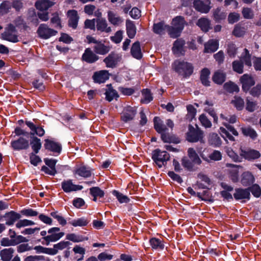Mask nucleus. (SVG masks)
Wrapping results in <instances>:
<instances>
[{
    "label": "nucleus",
    "instance_id": "nucleus-1",
    "mask_svg": "<svg viewBox=\"0 0 261 261\" xmlns=\"http://www.w3.org/2000/svg\"><path fill=\"white\" fill-rule=\"evenodd\" d=\"M172 68L184 77L190 76L193 72V66L190 63L184 61L175 60L172 64Z\"/></svg>",
    "mask_w": 261,
    "mask_h": 261
},
{
    "label": "nucleus",
    "instance_id": "nucleus-2",
    "mask_svg": "<svg viewBox=\"0 0 261 261\" xmlns=\"http://www.w3.org/2000/svg\"><path fill=\"white\" fill-rule=\"evenodd\" d=\"M170 158L169 153L166 151H162L160 149H156L152 152V159L160 168L166 166Z\"/></svg>",
    "mask_w": 261,
    "mask_h": 261
},
{
    "label": "nucleus",
    "instance_id": "nucleus-3",
    "mask_svg": "<svg viewBox=\"0 0 261 261\" xmlns=\"http://www.w3.org/2000/svg\"><path fill=\"white\" fill-rule=\"evenodd\" d=\"M60 231L59 227H54L49 228L47 231L48 234L47 237L42 238V243L47 246L50 242H55L59 240L65 234L64 232H60Z\"/></svg>",
    "mask_w": 261,
    "mask_h": 261
},
{
    "label": "nucleus",
    "instance_id": "nucleus-4",
    "mask_svg": "<svg viewBox=\"0 0 261 261\" xmlns=\"http://www.w3.org/2000/svg\"><path fill=\"white\" fill-rule=\"evenodd\" d=\"M203 138V132L198 128H195L192 125H189L188 131L186 134L187 140L190 142L201 141Z\"/></svg>",
    "mask_w": 261,
    "mask_h": 261
},
{
    "label": "nucleus",
    "instance_id": "nucleus-5",
    "mask_svg": "<svg viewBox=\"0 0 261 261\" xmlns=\"http://www.w3.org/2000/svg\"><path fill=\"white\" fill-rule=\"evenodd\" d=\"M37 33L40 38L48 39L53 36H56L58 32L49 28L46 24L42 23L39 26Z\"/></svg>",
    "mask_w": 261,
    "mask_h": 261
},
{
    "label": "nucleus",
    "instance_id": "nucleus-6",
    "mask_svg": "<svg viewBox=\"0 0 261 261\" xmlns=\"http://www.w3.org/2000/svg\"><path fill=\"white\" fill-rule=\"evenodd\" d=\"M93 170L89 167L84 165L77 166L74 169L73 173L75 177L77 176L84 178L91 176Z\"/></svg>",
    "mask_w": 261,
    "mask_h": 261
},
{
    "label": "nucleus",
    "instance_id": "nucleus-7",
    "mask_svg": "<svg viewBox=\"0 0 261 261\" xmlns=\"http://www.w3.org/2000/svg\"><path fill=\"white\" fill-rule=\"evenodd\" d=\"M10 144L12 149L16 151L26 150L29 147V141L22 137H20L16 140H12Z\"/></svg>",
    "mask_w": 261,
    "mask_h": 261
},
{
    "label": "nucleus",
    "instance_id": "nucleus-8",
    "mask_svg": "<svg viewBox=\"0 0 261 261\" xmlns=\"http://www.w3.org/2000/svg\"><path fill=\"white\" fill-rule=\"evenodd\" d=\"M120 60L121 57L118 54L111 52L104 59L103 62L105 63L106 67L113 68L116 66Z\"/></svg>",
    "mask_w": 261,
    "mask_h": 261
},
{
    "label": "nucleus",
    "instance_id": "nucleus-9",
    "mask_svg": "<svg viewBox=\"0 0 261 261\" xmlns=\"http://www.w3.org/2000/svg\"><path fill=\"white\" fill-rule=\"evenodd\" d=\"M137 110L135 107L127 106L125 107L121 114V120L124 122L130 121L135 118Z\"/></svg>",
    "mask_w": 261,
    "mask_h": 261
},
{
    "label": "nucleus",
    "instance_id": "nucleus-10",
    "mask_svg": "<svg viewBox=\"0 0 261 261\" xmlns=\"http://www.w3.org/2000/svg\"><path fill=\"white\" fill-rule=\"evenodd\" d=\"M193 4L195 9L201 13H207L211 9L210 0H204V2L200 0H195Z\"/></svg>",
    "mask_w": 261,
    "mask_h": 261
},
{
    "label": "nucleus",
    "instance_id": "nucleus-11",
    "mask_svg": "<svg viewBox=\"0 0 261 261\" xmlns=\"http://www.w3.org/2000/svg\"><path fill=\"white\" fill-rule=\"evenodd\" d=\"M61 187L66 193L81 190L83 188L82 186L73 184L71 179L63 180L61 183Z\"/></svg>",
    "mask_w": 261,
    "mask_h": 261
},
{
    "label": "nucleus",
    "instance_id": "nucleus-12",
    "mask_svg": "<svg viewBox=\"0 0 261 261\" xmlns=\"http://www.w3.org/2000/svg\"><path fill=\"white\" fill-rule=\"evenodd\" d=\"M240 81L242 85V89L244 91L247 92L250 90L251 86L255 84V81L253 77L248 74L243 75Z\"/></svg>",
    "mask_w": 261,
    "mask_h": 261
},
{
    "label": "nucleus",
    "instance_id": "nucleus-13",
    "mask_svg": "<svg viewBox=\"0 0 261 261\" xmlns=\"http://www.w3.org/2000/svg\"><path fill=\"white\" fill-rule=\"evenodd\" d=\"M67 15L68 17V25L73 29H76L80 18L77 11L70 10L68 11Z\"/></svg>",
    "mask_w": 261,
    "mask_h": 261
},
{
    "label": "nucleus",
    "instance_id": "nucleus-14",
    "mask_svg": "<svg viewBox=\"0 0 261 261\" xmlns=\"http://www.w3.org/2000/svg\"><path fill=\"white\" fill-rule=\"evenodd\" d=\"M110 75L108 71L102 70L94 72L92 77L95 83L101 84L106 82L109 79Z\"/></svg>",
    "mask_w": 261,
    "mask_h": 261
},
{
    "label": "nucleus",
    "instance_id": "nucleus-15",
    "mask_svg": "<svg viewBox=\"0 0 261 261\" xmlns=\"http://www.w3.org/2000/svg\"><path fill=\"white\" fill-rule=\"evenodd\" d=\"M44 147L46 149L58 154L60 153L62 147L61 145L58 142L46 139L44 140Z\"/></svg>",
    "mask_w": 261,
    "mask_h": 261
},
{
    "label": "nucleus",
    "instance_id": "nucleus-16",
    "mask_svg": "<svg viewBox=\"0 0 261 261\" xmlns=\"http://www.w3.org/2000/svg\"><path fill=\"white\" fill-rule=\"evenodd\" d=\"M25 238L22 236H17L15 239H9L8 238H3L1 241V245L2 246H14L21 242H24Z\"/></svg>",
    "mask_w": 261,
    "mask_h": 261
},
{
    "label": "nucleus",
    "instance_id": "nucleus-17",
    "mask_svg": "<svg viewBox=\"0 0 261 261\" xmlns=\"http://www.w3.org/2000/svg\"><path fill=\"white\" fill-rule=\"evenodd\" d=\"M82 59L87 63H93L97 61L99 57L90 48H87L83 54Z\"/></svg>",
    "mask_w": 261,
    "mask_h": 261
},
{
    "label": "nucleus",
    "instance_id": "nucleus-18",
    "mask_svg": "<svg viewBox=\"0 0 261 261\" xmlns=\"http://www.w3.org/2000/svg\"><path fill=\"white\" fill-rule=\"evenodd\" d=\"M240 155L249 161L257 159L260 156L259 152L254 149H249L247 150L241 149Z\"/></svg>",
    "mask_w": 261,
    "mask_h": 261
},
{
    "label": "nucleus",
    "instance_id": "nucleus-19",
    "mask_svg": "<svg viewBox=\"0 0 261 261\" xmlns=\"http://www.w3.org/2000/svg\"><path fill=\"white\" fill-rule=\"evenodd\" d=\"M6 220V224L12 225L21 218V215L13 211L6 213L4 216Z\"/></svg>",
    "mask_w": 261,
    "mask_h": 261
},
{
    "label": "nucleus",
    "instance_id": "nucleus-20",
    "mask_svg": "<svg viewBox=\"0 0 261 261\" xmlns=\"http://www.w3.org/2000/svg\"><path fill=\"white\" fill-rule=\"evenodd\" d=\"M93 48L96 54L100 55H106L111 49V47L109 46L106 45L100 41H99L94 45Z\"/></svg>",
    "mask_w": 261,
    "mask_h": 261
},
{
    "label": "nucleus",
    "instance_id": "nucleus-21",
    "mask_svg": "<svg viewBox=\"0 0 261 261\" xmlns=\"http://www.w3.org/2000/svg\"><path fill=\"white\" fill-rule=\"evenodd\" d=\"M96 29L98 31L107 33H110L112 31L111 28L108 26L106 20L104 18L96 20Z\"/></svg>",
    "mask_w": 261,
    "mask_h": 261
},
{
    "label": "nucleus",
    "instance_id": "nucleus-22",
    "mask_svg": "<svg viewBox=\"0 0 261 261\" xmlns=\"http://www.w3.org/2000/svg\"><path fill=\"white\" fill-rule=\"evenodd\" d=\"M132 56L138 60L141 59L142 57V53L141 50L140 43L137 41L134 42L130 49Z\"/></svg>",
    "mask_w": 261,
    "mask_h": 261
},
{
    "label": "nucleus",
    "instance_id": "nucleus-23",
    "mask_svg": "<svg viewBox=\"0 0 261 261\" xmlns=\"http://www.w3.org/2000/svg\"><path fill=\"white\" fill-rule=\"evenodd\" d=\"M25 124L32 130L31 135H34L36 134L39 137H42L44 135L45 131L42 127L36 126L33 122L30 121H26Z\"/></svg>",
    "mask_w": 261,
    "mask_h": 261
},
{
    "label": "nucleus",
    "instance_id": "nucleus-24",
    "mask_svg": "<svg viewBox=\"0 0 261 261\" xmlns=\"http://www.w3.org/2000/svg\"><path fill=\"white\" fill-rule=\"evenodd\" d=\"M234 197L237 200L243 199H250V190L248 189H237L233 194Z\"/></svg>",
    "mask_w": 261,
    "mask_h": 261
},
{
    "label": "nucleus",
    "instance_id": "nucleus-25",
    "mask_svg": "<svg viewBox=\"0 0 261 261\" xmlns=\"http://www.w3.org/2000/svg\"><path fill=\"white\" fill-rule=\"evenodd\" d=\"M14 249L12 248H5L0 251V257L2 261H10L13 256Z\"/></svg>",
    "mask_w": 261,
    "mask_h": 261
},
{
    "label": "nucleus",
    "instance_id": "nucleus-26",
    "mask_svg": "<svg viewBox=\"0 0 261 261\" xmlns=\"http://www.w3.org/2000/svg\"><path fill=\"white\" fill-rule=\"evenodd\" d=\"M218 47L219 43L217 40H210L204 44V52L207 53H214L217 50Z\"/></svg>",
    "mask_w": 261,
    "mask_h": 261
},
{
    "label": "nucleus",
    "instance_id": "nucleus-27",
    "mask_svg": "<svg viewBox=\"0 0 261 261\" xmlns=\"http://www.w3.org/2000/svg\"><path fill=\"white\" fill-rule=\"evenodd\" d=\"M108 19L109 21L114 25H119L123 21L121 17L112 11H108Z\"/></svg>",
    "mask_w": 261,
    "mask_h": 261
},
{
    "label": "nucleus",
    "instance_id": "nucleus-28",
    "mask_svg": "<svg viewBox=\"0 0 261 261\" xmlns=\"http://www.w3.org/2000/svg\"><path fill=\"white\" fill-rule=\"evenodd\" d=\"M196 24L200 28L203 32H207L212 27L211 26V22L209 19L206 18L202 17L198 19Z\"/></svg>",
    "mask_w": 261,
    "mask_h": 261
},
{
    "label": "nucleus",
    "instance_id": "nucleus-29",
    "mask_svg": "<svg viewBox=\"0 0 261 261\" xmlns=\"http://www.w3.org/2000/svg\"><path fill=\"white\" fill-rule=\"evenodd\" d=\"M84 12L88 15H94L98 18L101 16V12L100 10H96V7L93 5H87L84 7Z\"/></svg>",
    "mask_w": 261,
    "mask_h": 261
},
{
    "label": "nucleus",
    "instance_id": "nucleus-30",
    "mask_svg": "<svg viewBox=\"0 0 261 261\" xmlns=\"http://www.w3.org/2000/svg\"><path fill=\"white\" fill-rule=\"evenodd\" d=\"M54 4V2L49 0H40L36 2L35 7L37 9L43 11L47 10Z\"/></svg>",
    "mask_w": 261,
    "mask_h": 261
},
{
    "label": "nucleus",
    "instance_id": "nucleus-31",
    "mask_svg": "<svg viewBox=\"0 0 261 261\" xmlns=\"http://www.w3.org/2000/svg\"><path fill=\"white\" fill-rule=\"evenodd\" d=\"M226 79V74L222 71L218 70L215 72L214 73L212 80L213 81L218 85L222 84Z\"/></svg>",
    "mask_w": 261,
    "mask_h": 261
},
{
    "label": "nucleus",
    "instance_id": "nucleus-32",
    "mask_svg": "<svg viewBox=\"0 0 261 261\" xmlns=\"http://www.w3.org/2000/svg\"><path fill=\"white\" fill-rule=\"evenodd\" d=\"M126 33L130 39L135 37L136 34V27L133 21L131 20H126Z\"/></svg>",
    "mask_w": 261,
    "mask_h": 261
},
{
    "label": "nucleus",
    "instance_id": "nucleus-33",
    "mask_svg": "<svg viewBox=\"0 0 261 261\" xmlns=\"http://www.w3.org/2000/svg\"><path fill=\"white\" fill-rule=\"evenodd\" d=\"M254 181L253 175L249 172H246L242 174L241 183L244 186H248Z\"/></svg>",
    "mask_w": 261,
    "mask_h": 261
},
{
    "label": "nucleus",
    "instance_id": "nucleus-34",
    "mask_svg": "<svg viewBox=\"0 0 261 261\" xmlns=\"http://www.w3.org/2000/svg\"><path fill=\"white\" fill-rule=\"evenodd\" d=\"M240 60L245 65L249 67L252 66L251 60V55L249 53V50L247 48H245L244 52L242 54Z\"/></svg>",
    "mask_w": 261,
    "mask_h": 261
},
{
    "label": "nucleus",
    "instance_id": "nucleus-35",
    "mask_svg": "<svg viewBox=\"0 0 261 261\" xmlns=\"http://www.w3.org/2000/svg\"><path fill=\"white\" fill-rule=\"evenodd\" d=\"M227 167L231 168V170L230 171V178L233 182H237L238 180V173H239V166L232 164H226Z\"/></svg>",
    "mask_w": 261,
    "mask_h": 261
},
{
    "label": "nucleus",
    "instance_id": "nucleus-36",
    "mask_svg": "<svg viewBox=\"0 0 261 261\" xmlns=\"http://www.w3.org/2000/svg\"><path fill=\"white\" fill-rule=\"evenodd\" d=\"M185 44V41L181 39H177L176 40L172 47V50L174 54L179 56L181 54L183 46Z\"/></svg>",
    "mask_w": 261,
    "mask_h": 261
},
{
    "label": "nucleus",
    "instance_id": "nucleus-37",
    "mask_svg": "<svg viewBox=\"0 0 261 261\" xmlns=\"http://www.w3.org/2000/svg\"><path fill=\"white\" fill-rule=\"evenodd\" d=\"M153 122L154 128L159 133L166 132L167 130L166 126L162 123L159 117H155L153 119Z\"/></svg>",
    "mask_w": 261,
    "mask_h": 261
},
{
    "label": "nucleus",
    "instance_id": "nucleus-38",
    "mask_svg": "<svg viewBox=\"0 0 261 261\" xmlns=\"http://www.w3.org/2000/svg\"><path fill=\"white\" fill-rule=\"evenodd\" d=\"M210 71L207 68H204L201 71L200 80L202 84L206 86L210 85V81H209V75Z\"/></svg>",
    "mask_w": 261,
    "mask_h": 261
},
{
    "label": "nucleus",
    "instance_id": "nucleus-39",
    "mask_svg": "<svg viewBox=\"0 0 261 261\" xmlns=\"http://www.w3.org/2000/svg\"><path fill=\"white\" fill-rule=\"evenodd\" d=\"M150 245L153 249L162 250L164 248L163 242L160 239L153 238L149 240Z\"/></svg>",
    "mask_w": 261,
    "mask_h": 261
},
{
    "label": "nucleus",
    "instance_id": "nucleus-40",
    "mask_svg": "<svg viewBox=\"0 0 261 261\" xmlns=\"http://www.w3.org/2000/svg\"><path fill=\"white\" fill-rule=\"evenodd\" d=\"M188 155L189 158L195 164L200 165L201 163V161L199 158L198 155L196 151L193 148H189L188 150Z\"/></svg>",
    "mask_w": 261,
    "mask_h": 261
},
{
    "label": "nucleus",
    "instance_id": "nucleus-41",
    "mask_svg": "<svg viewBox=\"0 0 261 261\" xmlns=\"http://www.w3.org/2000/svg\"><path fill=\"white\" fill-rule=\"evenodd\" d=\"M3 38L4 40L16 43L18 42V36L14 32H10V31H5L3 34Z\"/></svg>",
    "mask_w": 261,
    "mask_h": 261
},
{
    "label": "nucleus",
    "instance_id": "nucleus-42",
    "mask_svg": "<svg viewBox=\"0 0 261 261\" xmlns=\"http://www.w3.org/2000/svg\"><path fill=\"white\" fill-rule=\"evenodd\" d=\"M185 24L184 18L182 16H177L172 20V24L173 27L182 30Z\"/></svg>",
    "mask_w": 261,
    "mask_h": 261
},
{
    "label": "nucleus",
    "instance_id": "nucleus-43",
    "mask_svg": "<svg viewBox=\"0 0 261 261\" xmlns=\"http://www.w3.org/2000/svg\"><path fill=\"white\" fill-rule=\"evenodd\" d=\"M167 27H168V25H165L162 22L154 24L153 27V32L159 35L164 34L165 31H167Z\"/></svg>",
    "mask_w": 261,
    "mask_h": 261
},
{
    "label": "nucleus",
    "instance_id": "nucleus-44",
    "mask_svg": "<svg viewBox=\"0 0 261 261\" xmlns=\"http://www.w3.org/2000/svg\"><path fill=\"white\" fill-rule=\"evenodd\" d=\"M223 88L226 91L229 93L238 92L239 91V87L230 81L225 83Z\"/></svg>",
    "mask_w": 261,
    "mask_h": 261
},
{
    "label": "nucleus",
    "instance_id": "nucleus-45",
    "mask_svg": "<svg viewBox=\"0 0 261 261\" xmlns=\"http://www.w3.org/2000/svg\"><path fill=\"white\" fill-rule=\"evenodd\" d=\"M142 98L141 102L143 103H148L153 99L150 90L148 89H143L142 91Z\"/></svg>",
    "mask_w": 261,
    "mask_h": 261
},
{
    "label": "nucleus",
    "instance_id": "nucleus-46",
    "mask_svg": "<svg viewBox=\"0 0 261 261\" xmlns=\"http://www.w3.org/2000/svg\"><path fill=\"white\" fill-rule=\"evenodd\" d=\"M246 32V29L242 26L240 24H238L235 25L234 29L232 31V34L237 37H241L243 36Z\"/></svg>",
    "mask_w": 261,
    "mask_h": 261
},
{
    "label": "nucleus",
    "instance_id": "nucleus-47",
    "mask_svg": "<svg viewBox=\"0 0 261 261\" xmlns=\"http://www.w3.org/2000/svg\"><path fill=\"white\" fill-rule=\"evenodd\" d=\"M31 145L33 150L35 153H37L41 148V142L40 139L34 137L31 141Z\"/></svg>",
    "mask_w": 261,
    "mask_h": 261
},
{
    "label": "nucleus",
    "instance_id": "nucleus-48",
    "mask_svg": "<svg viewBox=\"0 0 261 261\" xmlns=\"http://www.w3.org/2000/svg\"><path fill=\"white\" fill-rule=\"evenodd\" d=\"M105 94L106 98L109 101H111L114 99H117L119 97L117 91L112 88H110L106 91Z\"/></svg>",
    "mask_w": 261,
    "mask_h": 261
},
{
    "label": "nucleus",
    "instance_id": "nucleus-49",
    "mask_svg": "<svg viewBox=\"0 0 261 261\" xmlns=\"http://www.w3.org/2000/svg\"><path fill=\"white\" fill-rule=\"evenodd\" d=\"M88 221L84 218H80L77 219H74L69 222V223L70 224L74 227L77 226H86L88 223Z\"/></svg>",
    "mask_w": 261,
    "mask_h": 261
},
{
    "label": "nucleus",
    "instance_id": "nucleus-50",
    "mask_svg": "<svg viewBox=\"0 0 261 261\" xmlns=\"http://www.w3.org/2000/svg\"><path fill=\"white\" fill-rule=\"evenodd\" d=\"M231 103L238 110H242L244 107V101L243 98L239 96H234Z\"/></svg>",
    "mask_w": 261,
    "mask_h": 261
},
{
    "label": "nucleus",
    "instance_id": "nucleus-51",
    "mask_svg": "<svg viewBox=\"0 0 261 261\" xmlns=\"http://www.w3.org/2000/svg\"><path fill=\"white\" fill-rule=\"evenodd\" d=\"M208 142L212 145L218 146L221 144V139L217 134L212 133L209 136Z\"/></svg>",
    "mask_w": 261,
    "mask_h": 261
},
{
    "label": "nucleus",
    "instance_id": "nucleus-52",
    "mask_svg": "<svg viewBox=\"0 0 261 261\" xmlns=\"http://www.w3.org/2000/svg\"><path fill=\"white\" fill-rule=\"evenodd\" d=\"M66 239L73 242H80L88 240L87 237H83L74 233L68 234L66 236Z\"/></svg>",
    "mask_w": 261,
    "mask_h": 261
},
{
    "label": "nucleus",
    "instance_id": "nucleus-53",
    "mask_svg": "<svg viewBox=\"0 0 261 261\" xmlns=\"http://www.w3.org/2000/svg\"><path fill=\"white\" fill-rule=\"evenodd\" d=\"M167 31L171 37L175 38L180 35L182 30L180 29L178 30L173 26L171 27L168 25V27H167Z\"/></svg>",
    "mask_w": 261,
    "mask_h": 261
},
{
    "label": "nucleus",
    "instance_id": "nucleus-54",
    "mask_svg": "<svg viewBox=\"0 0 261 261\" xmlns=\"http://www.w3.org/2000/svg\"><path fill=\"white\" fill-rule=\"evenodd\" d=\"M50 22L53 24L54 25V27L56 28L59 29L62 28L61 19L58 13H54L52 14V17L50 19Z\"/></svg>",
    "mask_w": 261,
    "mask_h": 261
},
{
    "label": "nucleus",
    "instance_id": "nucleus-55",
    "mask_svg": "<svg viewBox=\"0 0 261 261\" xmlns=\"http://www.w3.org/2000/svg\"><path fill=\"white\" fill-rule=\"evenodd\" d=\"M232 66L234 71L239 74H241L243 72L244 65L243 63L240 60H236L233 61L232 63Z\"/></svg>",
    "mask_w": 261,
    "mask_h": 261
},
{
    "label": "nucleus",
    "instance_id": "nucleus-56",
    "mask_svg": "<svg viewBox=\"0 0 261 261\" xmlns=\"http://www.w3.org/2000/svg\"><path fill=\"white\" fill-rule=\"evenodd\" d=\"M227 53L230 58H234L237 54V47L233 43H229L227 45Z\"/></svg>",
    "mask_w": 261,
    "mask_h": 261
},
{
    "label": "nucleus",
    "instance_id": "nucleus-57",
    "mask_svg": "<svg viewBox=\"0 0 261 261\" xmlns=\"http://www.w3.org/2000/svg\"><path fill=\"white\" fill-rule=\"evenodd\" d=\"M50 216L56 219L58 223L62 226H65L67 224L65 219L60 215L57 211L52 212L50 214Z\"/></svg>",
    "mask_w": 261,
    "mask_h": 261
},
{
    "label": "nucleus",
    "instance_id": "nucleus-58",
    "mask_svg": "<svg viewBox=\"0 0 261 261\" xmlns=\"http://www.w3.org/2000/svg\"><path fill=\"white\" fill-rule=\"evenodd\" d=\"M242 131L244 135L249 136L252 139H255L257 137L256 132L251 127H242Z\"/></svg>",
    "mask_w": 261,
    "mask_h": 261
},
{
    "label": "nucleus",
    "instance_id": "nucleus-59",
    "mask_svg": "<svg viewBox=\"0 0 261 261\" xmlns=\"http://www.w3.org/2000/svg\"><path fill=\"white\" fill-rule=\"evenodd\" d=\"M11 8V4L8 1L3 2L0 5V14L2 15L7 13Z\"/></svg>",
    "mask_w": 261,
    "mask_h": 261
},
{
    "label": "nucleus",
    "instance_id": "nucleus-60",
    "mask_svg": "<svg viewBox=\"0 0 261 261\" xmlns=\"http://www.w3.org/2000/svg\"><path fill=\"white\" fill-rule=\"evenodd\" d=\"M90 193L93 197H98L101 198L104 196V192L97 187L90 188Z\"/></svg>",
    "mask_w": 261,
    "mask_h": 261
},
{
    "label": "nucleus",
    "instance_id": "nucleus-61",
    "mask_svg": "<svg viewBox=\"0 0 261 261\" xmlns=\"http://www.w3.org/2000/svg\"><path fill=\"white\" fill-rule=\"evenodd\" d=\"M113 194L116 197L120 203H128L129 201V198L126 196L123 195L117 191L114 190L113 192Z\"/></svg>",
    "mask_w": 261,
    "mask_h": 261
},
{
    "label": "nucleus",
    "instance_id": "nucleus-62",
    "mask_svg": "<svg viewBox=\"0 0 261 261\" xmlns=\"http://www.w3.org/2000/svg\"><path fill=\"white\" fill-rule=\"evenodd\" d=\"M187 110L188 111V114L187 115V118L192 120L196 116L197 112L196 109L193 105H189L187 106Z\"/></svg>",
    "mask_w": 261,
    "mask_h": 261
},
{
    "label": "nucleus",
    "instance_id": "nucleus-63",
    "mask_svg": "<svg viewBox=\"0 0 261 261\" xmlns=\"http://www.w3.org/2000/svg\"><path fill=\"white\" fill-rule=\"evenodd\" d=\"M199 120L201 125L205 128H210L212 123L204 114H201L199 117Z\"/></svg>",
    "mask_w": 261,
    "mask_h": 261
},
{
    "label": "nucleus",
    "instance_id": "nucleus-64",
    "mask_svg": "<svg viewBox=\"0 0 261 261\" xmlns=\"http://www.w3.org/2000/svg\"><path fill=\"white\" fill-rule=\"evenodd\" d=\"M242 13L243 17L245 19H251L254 17V12L251 8H243Z\"/></svg>",
    "mask_w": 261,
    "mask_h": 261
}]
</instances>
